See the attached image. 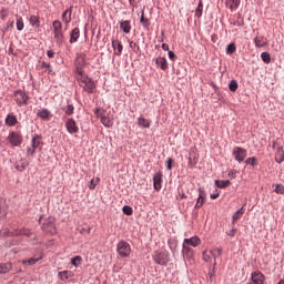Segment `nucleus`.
Here are the masks:
<instances>
[{
    "mask_svg": "<svg viewBox=\"0 0 284 284\" xmlns=\"http://www.w3.org/2000/svg\"><path fill=\"white\" fill-rule=\"evenodd\" d=\"M1 234L3 236H8V235H11V236H32V231H30L29 229H17V230H13L12 232H10L8 229H4L1 231Z\"/></svg>",
    "mask_w": 284,
    "mask_h": 284,
    "instance_id": "5",
    "label": "nucleus"
},
{
    "mask_svg": "<svg viewBox=\"0 0 284 284\" xmlns=\"http://www.w3.org/2000/svg\"><path fill=\"white\" fill-rule=\"evenodd\" d=\"M243 214H245V211L243 209H240L237 212H235L233 214L231 225H236V221H239V219H241V216H243Z\"/></svg>",
    "mask_w": 284,
    "mask_h": 284,
    "instance_id": "30",
    "label": "nucleus"
},
{
    "mask_svg": "<svg viewBox=\"0 0 284 284\" xmlns=\"http://www.w3.org/2000/svg\"><path fill=\"white\" fill-rule=\"evenodd\" d=\"M140 22L143 26V28H150V19L145 18V13L143 11H142Z\"/></svg>",
    "mask_w": 284,
    "mask_h": 284,
    "instance_id": "36",
    "label": "nucleus"
},
{
    "mask_svg": "<svg viewBox=\"0 0 284 284\" xmlns=\"http://www.w3.org/2000/svg\"><path fill=\"white\" fill-rule=\"evenodd\" d=\"M155 64L158 68H161L162 70H168L169 64H168V59L163 57H159L155 59Z\"/></svg>",
    "mask_w": 284,
    "mask_h": 284,
    "instance_id": "21",
    "label": "nucleus"
},
{
    "mask_svg": "<svg viewBox=\"0 0 284 284\" xmlns=\"http://www.w3.org/2000/svg\"><path fill=\"white\" fill-rule=\"evenodd\" d=\"M63 110L68 116H72V114H74V105L72 104L67 105Z\"/></svg>",
    "mask_w": 284,
    "mask_h": 284,
    "instance_id": "44",
    "label": "nucleus"
},
{
    "mask_svg": "<svg viewBox=\"0 0 284 284\" xmlns=\"http://www.w3.org/2000/svg\"><path fill=\"white\" fill-rule=\"evenodd\" d=\"M138 123H139L140 128H150V120H148L145 118H140L138 120Z\"/></svg>",
    "mask_w": 284,
    "mask_h": 284,
    "instance_id": "37",
    "label": "nucleus"
},
{
    "mask_svg": "<svg viewBox=\"0 0 284 284\" xmlns=\"http://www.w3.org/2000/svg\"><path fill=\"white\" fill-rule=\"evenodd\" d=\"M53 32L63 31V24L59 20H54L53 23Z\"/></svg>",
    "mask_w": 284,
    "mask_h": 284,
    "instance_id": "34",
    "label": "nucleus"
},
{
    "mask_svg": "<svg viewBox=\"0 0 284 284\" xmlns=\"http://www.w3.org/2000/svg\"><path fill=\"white\" fill-rule=\"evenodd\" d=\"M47 57H49V59H52L54 57V51L53 50H48L47 51Z\"/></svg>",
    "mask_w": 284,
    "mask_h": 284,
    "instance_id": "56",
    "label": "nucleus"
},
{
    "mask_svg": "<svg viewBox=\"0 0 284 284\" xmlns=\"http://www.w3.org/2000/svg\"><path fill=\"white\" fill-rule=\"evenodd\" d=\"M116 252L122 258H128L132 254V246L125 241H120L116 245Z\"/></svg>",
    "mask_w": 284,
    "mask_h": 284,
    "instance_id": "4",
    "label": "nucleus"
},
{
    "mask_svg": "<svg viewBox=\"0 0 284 284\" xmlns=\"http://www.w3.org/2000/svg\"><path fill=\"white\" fill-rule=\"evenodd\" d=\"M245 163L246 165H252L254 168V165H256V158H248Z\"/></svg>",
    "mask_w": 284,
    "mask_h": 284,
    "instance_id": "49",
    "label": "nucleus"
},
{
    "mask_svg": "<svg viewBox=\"0 0 284 284\" xmlns=\"http://www.w3.org/2000/svg\"><path fill=\"white\" fill-rule=\"evenodd\" d=\"M1 14H2V19H6V17H8V10L2 9Z\"/></svg>",
    "mask_w": 284,
    "mask_h": 284,
    "instance_id": "59",
    "label": "nucleus"
},
{
    "mask_svg": "<svg viewBox=\"0 0 284 284\" xmlns=\"http://www.w3.org/2000/svg\"><path fill=\"white\" fill-rule=\"evenodd\" d=\"M215 185L216 187L223 190L225 187H230V185H232V182H230V180H216Z\"/></svg>",
    "mask_w": 284,
    "mask_h": 284,
    "instance_id": "27",
    "label": "nucleus"
},
{
    "mask_svg": "<svg viewBox=\"0 0 284 284\" xmlns=\"http://www.w3.org/2000/svg\"><path fill=\"white\" fill-rule=\"evenodd\" d=\"M53 37L58 45H61L63 43V40L65 39V37L63 36V31H53Z\"/></svg>",
    "mask_w": 284,
    "mask_h": 284,
    "instance_id": "25",
    "label": "nucleus"
},
{
    "mask_svg": "<svg viewBox=\"0 0 284 284\" xmlns=\"http://www.w3.org/2000/svg\"><path fill=\"white\" fill-rule=\"evenodd\" d=\"M62 21H64V23H70V21H72V8L67 9L62 13Z\"/></svg>",
    "mask_w": 284,
    "mask_h": 284,
    "instance_id": "24",
    "label": "nucleus"
},
{
    "mask_svg": "<svg viewBox=\"0 0 284 284\" xmlns=\"http://www.w3.org/2000/svg\"><path fill=\"white\" fill-rule=\"evenodd\" d=\"M275 161H276V163H283V161H284L283 152H278V154H276Z\"/></svg>",
    "mask_w": 284,
    "mask_h": 284,
    "instance_id": "48",
    "label": "nucleus"
},
{
    "mask_svg": "<svg viewBox=\"0 0 284 284\" xmlns=\"http://www.w3.org/2000/svg\"><path fill=\"white\" fill-rule=\"evenodd\" d=\"M187 165H189V168H190L191 170H193V168H196V163H193V162H192V158L189 159V164H187Z\"/></svg>",
    "mask_w": 284,
    "mask_h": 284,
    "instance_id": "53",
    "label": "nucleus"
},
{
    "mask_svg": "<svg viewBox=\"0 0 284 284\" xmlns=\"http://www.w3.org/2000/svg\"><path fill=\"white\" fill-rule=\"evenodd\" d=\"M162 174L161 173H155L154 176H153V187L156 192H159V190H161L162 185Z\"/></svg>",
    "mask_w": 284,
    "mask_h": 284,
    "instance_id": "18",
    "label": "nucleus"
},
{
    "mask_svg": "<svg viewBox=\"0 0 284 284\" xmlns=\"http://www.w3.org/2000/svg\"><path fill=\"white\" fill-rule=\"evenodd\" d=\"M58 276L61 281H68V278L74 276V273H72V271H61L58 273Z\"/></svg>",
    "mask_w": 284,
    "mask_h": 284,
    "instance_id": "23",
    "label": "nucleus"
},
{
    "mask_svg": "<svg viewBox=\"0 0 284 284\" xmlns=\"http://www.w3.org/2000/svg\"><path fill=\"white\" fill-rule=\"evenodd\" d=\"M232 154H233L235 161H237V163H243L245 161V159L247 158V150H245L243 148L235 146L233 149Z\"/></svg>",
    "mask_w": 284,
    "mask_h": 284,
    "instance_id": "9",
    "label": "nucleus"
},
{
    "mask_svg": "<svg viewBox=\"0 0 284 284\" xmlns=\"http://www.w3.org/2000/svg\"><path fill=\"white\" fill-rule=\"evenodd\" d=\"M229 90L231 92H236V90H239V82H236V80H232L229 84Z\"/></svg>",
    "mask_w": 284,
    "mask_h": 284,
    "instance_id": "41",
    "label": "nucleus"
},
{
    "mask_svg": "<svg viewBox=\"0 0 284 284\" xmlns=\"http://www.w3.org/2000/svg\"><path fill=\"white\" fill-rule=\"evenodd\" d=\"M9 143H21L23 141V138L21 136L20 132L12 131L9 133L8 136Z\"/></svg>",
    "mask_w": 284,
    "mask_h": 284,
    "instance_id": "15",
    "label": "nucleus"
},
{
    "mask_svg": "<svg viewBox=\"0 0 284 284\" xmlns=\"http://www.w3.org/2000/svg\"><path fill=\"white\" fill-rule=\"evenodd\" d=\"M37 148H39V144L32 143L29 146H27V156H32L34 154Z\"/></svg>",
    "mask_w": 284,
    "mask_h": 284,
    "instance_id": "32",
    "label": "nucleus"
},
{
    "mask_svg": "<svg viewBox=\"0 0 284 284\" xmlns=\"http://www.w3.org/2000/svg\"><path fill=\"white\" fill-rule=\"evenodd\" d=\"M275 192H276V194H284V185L283 184H276Z\"/></svg>",
    "mask_w": 284,
    "mask_h": 284,
    "instance_id": "47",
    "label": "nucleus"
},
{
    "mask_svg": "<svg viewBox=\"0 0 284 284\" xmlns=\"http://www.w3.org/2000/svg\"><path fill=\"white\" fill-rule=\"evenodd\" d=\"M24 24H23V18H17V30L21 31L23 30Z\"/></svg>",
    "mask_w": 284,
    "mask_h": 284,
    "instance_id": "46",
    "label": "nucleus"
},
{
    "mask_svg": "<svg viewBox=\"0 0 284 284\" xmlns=\"http://www.w3.org/2000/svg\"><path fill=\"white\" fill-rule=\"evenodd\" d=\"M12 270V263H0V274H8Z\"/></svg>",
    "mask_w": 284,
    "mask_h": 284,
    "instance_id": "29",
    "label": "nucleus"
},
{
    "mask_svg": "<svg viewBox=\"0 0 284 284\" xmlns=\"http://www.w3.org/2000/svg\"><path fill=\"white\" fill-rule=\"evenodd\" d=\"M130 45H131V48H132V45H136V43H134V42H131V43H130Z\"/></svg>",
    "mask_w": 284,
    "mask_h": 284,
    "instance_id": "62",
    "label": "nucleus"
},
{
    "mask_svg": "<svg viewBox=\"0 0 284 284\" xmlns=\"http://www.w3.org/2000/svg\"><path fill=\"white\" fill-rule=\"evenodd\" d=\"M6 214H7L6 209L0 206V219H6Z\"/></svg>",
    "mask_w": 284,
    "mask_h": 284,
    "instance_id": "52",
    "label": "nucleus"
},
{
    "mask_svg": "<svg viewBox=\"0 0 284 284\" xmlns=\"http://www.w3.org/2000/svg\"><path fill=\"white\" fill-rule=\"evenodd\" d=\"M232 230L226 232V235L230 236V239H234L236 236V233L239 232V229H236L235 225H231Z\"/></svg>",
    "mask_w": 284,
    "mask_h": 284,
    "instance_id": "42",
    "label": "nucleus"
},
{
    "mask_svg": "<svg viewBox=\"0 0 284 284\" xmlns=\"http://www.w3.org/2000/svg\"><path fill=\"white\" fill-rule=\"evenodd\" d=\"M95 115H98L101 123L105 128H112V125H114V122L112 121V119H110V116L105 115V111H102L101 109H97L95 110Z\"/></svg>",
    "mask_w": 284,
    "mask_h": 284,
    "instance_id": "8",
    "label": "nucleus"
},
{
    "mask_svg": "<svg viewBox=\"0 0 284 284\" xmlns=\"http://www.w3.org/2000/svg\"><path fill=\"white\" fill-rule=\"evenodd\" d=\"M277 284H284V280H281Z\"/></svg>",
    "mask_w": 284,
    "mask_h": 284,
    "instance_id": "61",
    "label": "nucleus"
},
{
    "mask_svg": "<svg viewBox=\"0 0 284 284\" xmlns=\"http://www.w3.org/2000/svg\"><path fill=\"white\" fill-rule=\"evenodd\" d=\"M75 79L80 85L84 90V92H88V94H92L94 90L97 89V84H94V81L83 72V70H78V74H75Z\"/></svg>",
    "mask_w": 284,
    "mask_h": 284,
    "instance_id": "1",
    "label": "nucleus"
},
{
    "mask_svg": "<svg viewBox=\"0 0 284 284\" xmlns=\"http://www.w3.org/2000/svg\"><path fill=\"white\" fill-rule=\"evenodd\" d=\"M251 281L253 284H265L267 278L263 273H261V271H255L251 274Z\"/></svg>",
    "mask_w": 284,
    "mask_h": 284,
    "instance_id": "11",
    "label": "nucleus"
},
{
    "mask_svg": "<svg viewBox=\"0 0 284 284\" xmlns=\"http://www.w3.org/2000/svg\"><path fill=\"white\" fill-rule=\"evenodd\" d=\"M99 183H101V178L92 179V180L90 181L89 189L95 190V189H97V185H99Z\"/></svg>",
    "mask_w": 284,
    "mask_h": 284,
    "instance_id": "39",
    "label": "nucleus"
},
{
    "mask_svg": "<svg viewBox=\"0 0 284 284\" xmlns=\"http://www.w3.org/2000/svg\"><path fill=\"white\" fill-rule=\"evenodd\" d=\"M241 6V0H226V7L230 10H236Z\"/></svg>",
    "mask_w": 284,
    "mask_h": 284,
    "instance_id": "28",
    "label": "nucleus"
},
{
    "mask_svg": "<svg viewBox=\"0 0 284 284\" xmlns=\"http://www.w3.org/2000/svg\"><path fill=\"white\" fill-rule=\"evenodd\" d=\"M169 59H171V61H174V59H176V54H174L173 51H169Z\"/></svg>",
    "mask_w": 284,
    "mask_h": 284,
    "instance_id": "54",
    "label": "nucleus"
},
{
    "mask_svg": "<svg viewBox=\"0 0 284 284\" xmlns=\"http://www.w3.org/2000/svg\"><path fill=\"white\" fill-rule=\"evenodd\" d=\"M261 59L264 61V63H271L272 62V55H270L268 52H262Z\"/></svg>",
    "mask_w": 284,
    "mask_h": 284,
    "instance_id": "38",
    "label": "nucleus"
},
{
    "mask_svg": "<svg viewBox=\"0 0 284 284\" xmlns=\"http://www.w3.org/2000/svg\"><path fill=\"white\" fill-rule=\"evenodd\" d=\"M120 30H122V32H124V34H130V32L132 31V24H131L130 20H121L120 21Z\"/></svg>",
    "mask_w": 284,
    "mask_h": 284,
    "instance_id": "16",
    "label": "nucleus"
},
{
    "mask_svg": "<svg viewBox=\"0 0 284 284\" xmlns=\"http://www.w3.org/2000/svg\"><path fill=\"white\" fill-rule=\"evenodd\" d=\"M201 245V237L200 236H192L191 239H184L182 247L183 252L190 254V256H194V250L192 247H199Z\"/></svg>",
    "mask_w": 284,
    "mask_h": 284,
    "instance_id": "2",
    "label": "nucleus"
},
{
    "mask_svg": "<svg viewBox=\"0 0 284 284\" xmlns=\"http://www.w3.org/2000/svg\"><path fill=\"white\" fill-rule=\"evenodd\" d=\"M236 52V44L231 43L226 47V54H234Z\"/></svg>",
    "mask_w": 284,
    "mask_h": 284,
    "instance_id": "45",
    "label": "nucleus"
},
{
    "mask_svg": "<svg viewBox=\"0 0 284 284\" xmlns=\"http://www.w3.org/2000/svg\"><path fill=\"white\" fill-rule=\"evenodd\" d=\"M162 50H164L165 52L170 51V45H168V43H163Z\"/></svg>",
    "mask_w": 284,
    "mask_h": 284,
    "instance_id": "57",
    "label": "nucleus"
},
{
    "mask_svg": "<svg viewBox=\"0 0 284 284\" xmlns=\"http://www.w3.org/2000/svg\"><path fill=\"white\" fill-rule=\"evenodd\" d=\"M236 174H239V172L236 170H232V171L229 172V176L231 179H234L236 176Z\"/></svg>",
    "mask_w": 284,
    "mask_h": 284,
    "instance_id": "51",
    "label": "nucleus"
},
{
    "mask_svg": "<svg viewBox=\"0 0 284 284\" xmlns=\"http://www.w3.org/2000/svg\"><path fill=\"white\" fill-rule=\"evenodd\" d=\"M112 48L115 50L118 57L123 52V44L119 40H112Z\"/></svg>",
    "mask_w": 284,
    "mask_h": 284,
    "instance_id": "22",
    "label": "nucleus"
},
{
    "mask_svg": "<svg viewBox=\"0 0 284 284\" xmlns=\"http://www.w3.org/2000/svg\"><path fill=\"white\" fill-rule=\"evenodd\" d=\"M81 263H83V257H81L79 255L71 258V265H73L74 267H79V265H81Z\"/></svg>",
    "mask_w": 284,
    "mask_h": 284,
    "instance_id": "33",
    "label": "nucleus"
},
{
    "mask_svg": "<svg viewBox=\"0 0 284 284\" xmlns=\"http://www.w3.org/2000/svg\"><path fill=\"white\" fill-rule=\"evenodd\" d=\"M28 165H30V163H28V160H20L16 163V170H18V172H23V170H26Z\"/></svg>",
    "mask_w": 284,
    "mask_h": 284,
    "instance_id": "26",
    "label": "nucleus"
},
{
    "mask_svg": "<svg viewBox=\"0 0 284 284\" xmlns=\"http://www.w3.org/2000/svg\"><path fill=\"white\" fill-rule=\"evenodd\" d=\"M172 163H174V160H172V158H169L166 160V170H172Z\"/></svg>",
    "mask_w": 284,
    "mask_h": 284,
    "instance_id": "50",
    "label": "nucleus"
},
{
    "mask_svg": "<svg viewBox=\"0 0 284 284\" xmlns=\"http://www.w3.org/2000/svg\"><path fill=\"white\" fill-rule=\"evenodd\" d=\"M38 261H39L38 258H30L28 261V265H36Z\"/></svg>",
    "mask_w": 284,
    "mask_h": 284,
    "instance_id": "55",
    "label": "nucleus"
},
{
    "mask_svg": "<svg viewBox=\"0 0 284 284\" xmlns=\"http://www.w3.org/2000/svg\"><path fill=\"white\" fill-rule=\"evenodd\" d=\"M254 44L256 48H265L267 45V39L263 36H257L254 38Z\"/></svg>",
    "mask_w": 284,
    "mask_h": 284,
    "instance_id": "20",
    "label": "nucleus"
},
{
    "mask_svg": "<svg viewBox=\"0 0 284 284\" xmlns=\"http://www.w3.org/2000/svg\"><path fill=\"white\" fill-rule=\"evenodd\" d=\"M65 128L70 134H77V132H79V126L77 125L74 119H69L65 123Z\"/></svg>",
    "mask_w": 284,
    "mask_h": 284,
    "instance_id": "12",
    "label": "nucleus"
},
{
    "mask_svg": "<svg viewBox=\"0 0 284 284\" xmlns=\"http://www.w3.org/2000/svg\"><path fill=\"white\" fill-rule=\"evenodd\" d=\"M42 68H43L44 70H50V63H48V62H42Z\"/></svg>",
    "mask_w": 284,
    "mask_h": 284,
    "instance_id": "58",
    "label": "nucleus"
},
{
    "mask_svg": "<svg viewBox=\"0 0 284 284\" xmlns=\"http://www.w3.org/2000/svg\"><path fill=\"white\" fill-rule=\"evenodd\" d=\"M79 37H81V30L79 28H74L71 32H70V43H77L79 41Z\"/></svg>",
    "mask_w": 284,
    "mask_h": 284,
    "instance_id": "19",
    "label": "nucleus"
},
{
    "mask_svg": "<svg viewBox=\"0 0 284 284\" xmlns=\"http://www.w3.org/2000/svg\"><path fill=\"white\" fill-rule=\"evenodd\" d=\"M29 22L31 26L39 28V24H40L39 17L31 16Z\"/></svg>",
    "mask_w": 284,
    "mask_h": 284,
    "instance_id": "40",
    "label": "nucleus"
},
{
    "mask_svg": "<svg viewBox=\"0 0 284 284\" xmlns=\"http://www.w3.org/2000/svg\"><path fill=\"white\" fill-rule=\"evenodd\" d=\"M122 211H123V214H125L126 216H132V214H134V211L130 205H124Z\"/></svg>",
    "mask_w": 284,
    "mask_h": 284,
    "instance_id": "43",
    "label": "nucleus"
},
{
    "mask_svg": "<svg viewBox=\"0 0 284 284\" xmlns=\"http://www.w3.org/2000/svg\"><path fill=\"white\" fill-rule=\"evenodd\" d=\"M195 17L201 19L203 17V1H200L195 11Z\"/></svg>",
    "mask_w": 284,
    "mask_h": 284,
    "instance_id": "35",
    "label": "nucleus"
},
{
    "mask_svg": "<svg viewBox=\"0 0 284 284\" xmlns=\"http://www.w3.org/2000/svg\"><path fill=\"white\" fill-rule=\"evenodd\" d=\"M55 221L57 220L54 217H48L41 226L43 232L52 235L57 234V225L54 224Z\"/></svg>",
    "mask_w": 284,
    "mask_h": 284,
    "instance_id": "7",
    "label": "nucleus"
},
{
    "mask_svg": "<svg viewBox=\"0 0 284 284\" xmlns=\"http://www.w3.org/2000/svg\"><path fill=\"white\" fill-rule=\"evenodd\" d=\"M221 254H223V250L215 247L211 251H204L202 253V257H203V261H205V263L213 262V266L216 267V258H219V256H221Z\"/></svg>",
    "mask_w": 284,
    "mask_h": 284,
    "instance_id": "3",
    "label": "nucleus"
},
{
    "mask_svg": "<svg viewBox=\"0 0 284 284\" xmlns=\"http://www.w3.org/2000/svg\"><path fill=\"white\" fill-rule=\"evenodd\" d=\"M205 197H206L205 190L199 189V197L195 204V209L203 207L205 203Z\"/></svg>",
    "mask_w": 284,
    "mask_h": 284,
    "instance_id": "17",
    "label": "nucleus"
},
{
    "mask_svg": "<svg viewBox=\"0 0 284 284\" xmlns=\"http://www.w3.org/2000/svg\"><path fill=\"white\" fill-rule=\"evenodd\" d=\"M30 98L28 97V94H26L23 91L18 90L14 92V101L17 103V105H19L21 108V105H28V100Z\"/></svg>",
    "mask_w": 284,
    "mask_h": 284,
    "instance_id": "10",
    "label": "nucleus"
},
{
    "mask_svg": "<svg viewBox=\"0 0 284 284\" xmlns=\"http://www.w3.org/2000/svg\"><path fill=\"white\" fill-rule=\"evenodd\" d=\"M153 261L158 264V265H168V263H170V253L162 251V252H154L153 254Z\"/></svg>",
    "mask_w": 284,
    "mask_h": 284,
    "instance_id": "6",
    "label": "nucleus"
},
{
    "mask_svg": "<svg viewBox=\"0 0 284 284\" xmlns=\"http://www.w3.org/2000/svg\"><path fill=\"white\" fill-rule=\"evenodd\" d=\"M85 65V54H80L75 59V74H79V70H83Z\"/></svg>",
    "mask_w": 284,
    "mask_h": 284,
    "instance_id": "14",
    "label": "nucleus"
},
{
    "mask_svg": "<svg viewBox=\"0 0 284 284\" xmlns=\"http://www.w3.org/2000/svg\"><path fill=\"white\" fill-rule=\"evenodd\" d=\"M38 116H40V119H43L44 121H49L50 120V111L48 109H42L38 112Z\"/></svg>",
    "mask_w": 284,
    "mask_h": 284,
    "instance_id": "31",
    "label": "nucleus"
},
{
    "mask_svg": "<svg viewBox=\"0 0 284 284\" xmlns=\"http://www.w3.org/2000/svg\"><path fill=\"white\" fill-rule=\"evenodd\" d=\"M4 123L8 128H14V125L19 123V119H17L14 113H9L4 120Z\"/></svg>",
    "mask_w": 284,
    "mask_h": 284,
    "instance_id": "13",
    "label": "nucleus"
},
{
    "mask_svg": "<svg viewBox=\"0 0 284 284\" xmlns=\"http://www.w3.org/2000/svg\"><path fill=\"white\" fill-rule=\"evenodd\" d=\"M211 199H219V193L211 194Z\"/></svg>",
    "mask_w": 284,
    "mask_h": 284,
    "instance_id": "60",
    "label": "nucleus"
}]
</instances>
